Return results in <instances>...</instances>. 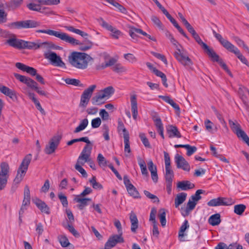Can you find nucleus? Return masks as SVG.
<instances>
[{
    "label": "nucleus",
    "instance_id": "8fccbe9b",
    "mask_svg": "<svg viewBox=\"0 0 249 249\" xmlns=\"http://www.w3.org/2000/svg\"><path fill=\"white\" fill-rule=\"evenodd\" d=\"M124 153L126 157L129 156V154L131 152V149L130 147V143H129V136L125 137L124 138Z\"/></svg>",
    "mask_w": 249,
    "mask_h": 249
},
{
    "label": "nucleus",
    "instance_id": "de8ad7c7",
    "mask_svg": "<svg viewBox=\"0 0 249 249\" xmlns=\"http://www.w3.org/2000/svg\"><path fill=\"white\" fill-rule=\"evenodd\" d=\"M246 209V206L244 204L235 205L234 207V212L236 214L241 215L243 214Z\"/></svg>",
    "mask_w": 249,
    "mask_h": 249
},
{
    "label": "nucleus",
    "instance_id": "e2e57ef3",
    "mask_svg": "<svg viewBox=\"0 0 249 249\" xmlns=\"http://www.w3.org/2000/svg\"><path fill=\"white\" fill-rule=\"evenodd\" d=\"M185 148L187 150V155L190 156L193 155L195 152H196L197 148L195 146H191L189 144H186Z\"/></svg>",
    "mask_w": 249,
    "mask_h": 249
},
{
    "label": "nucleus",
    "instance_id": "4468645a",
    "mask_svg": "<svg viewBox=\"0 0 249 249\" xmlns=\"http://www.w3.org/2000/svg\"><path fill=\"white\" fill-rule=\"evenodd\" d=\"M14 75L17 79L26 84L28 87L33 90H35L38 86V84L35 81L29 77L22 75L17 73H14Z\"/></svg>",
    "mask_w": 249,
    "mask_h": 249
},
{
    "label": "nucleus",
    "instance_id": "58836bf2",
    "mask_svg": "<svg viewBox=\"0 0 249 249\" xmlns=\"http://www.w3.org/2000/svg\"><path fill=\"white\" fill-rule=\"evenodd\" d=\"M100 92L103 95H104L105 98H109L114 93L115 89L113 87L108 86L101 90Z\"/></svg>",
    "mask_w": 249,
    "mask_h": 249
},
{
    "label": "nucleus",
    "instance_id": "473e14b6",
    "mask_svg": "<svg viewBox=\"0 0 249 249\" xmlns=\"http://www.w3.org/2000/svg\"><path fill=\"white\" fill-rule=\"evenodd\" d=\"M196 205V202L192 199H189L187 203L186 208L182 213V215L184 216L188 215L190 212L195 209Z\"/></svg>",
    "mask_w": 249,
    "mask_h": 249
},
{
    "label": "nucleus",
    "instance_id": "9b49d317",
    "mask_svg": "<svg viewBox=\"0 0 249 249\" xmlns=\"http://www.w3.org/2000/svg\"><path fill=\"white\" fill-rule=\"evenodd\" d=\"M177 50L174 56L178 61L185 67H191L193 65V61L186 53L182 52L179 48Z\"/></svg>",
    "mask_w": 249,
    "mask_h": 249
},
{
    "label": "nucleus",
    "instance_id": "4d7b16f0",
    "mask_svg": "<svg viewBox=\"0 0 249 249\" xmlns=\"http://www.w3.org/2000/svg\"><path fill=\"white\" fill-rule=\"evenodd\" d=\"M204 192V191L199 189L197 190L194 195L191 196V199L195 202H196L199 200L201 199V196H200L201 194H203Z\"/></svg>",
    "mask_w": 249,
    "mask_h": 249
},
{
    "label": "nucleus",
    "instance_id": "49530a36",
    "mask_svg": "<svg viewBox=\"0 0 249 249\" xmlns=\"http://www.w3.org/2000/svg\"><path fill=\"white\" fill-rule=\"evenodd\" d=\"M128 194L134 198H140V194L137 189L134 185H130V187L126 189Z\"/></svg>",
    "mask_w": 249,
    "mask_h": 249
},
{
    "label": "nucleus",
    "instance_id": "393cba45",
    "mask_svg": "<svg viewBox=\"0 0 249 249\" xmlns=\"http://www.w3.org/2000/svg\"><path fill=\"white\" fill-rule=\"evenodd\" d=\"M31 2L27 5V8L30 10L39 12L42 13H45V10L49 9L48 7H42L41 4L38 2Z\"/></svg>",
    "mask_w": 249,
    "mask_h": 249
},
{
    "label": "nucleus",
    "instance_id": "2eb2a0df",
    "mask_svg": "<svg viewBox=\"0 0 249 249\" xmlns=\"http://www.w3.org/2000/svg\"><path fill=\"white\" fill-rule=\"evenodd\" d=\"M100 24L102 27L106 29L108 31H110L112 33V36L115 39H118L119 36L121 35L122 33L120 31L117 30L115 28L113 27L111 25L109 24L106 21H105L102 18H100L98 19Z\"/></svg>",
    "mask_w": 249,
    "mask_h": 249
},
{
    "label": "nucleus",
    "instance_id": "13d9d810",
    "mask_svg": "<svg viewBox=\"0 0 249 249\" xmlns=\"http://www.w3.org/2000/svg\"><path fill=\"white\" fill-rule=\"evenodd\" d=\"M139 137L140 138L142 142L143 145L148 148H150L151 147L150 143L148 141V140L146 137L145 134L143 133H140L139 134Z\"/></svg>",
    "mask_w": 249,
    "mask_h": 249
},
{
    "label": "nucleus",
    "instance_id": "864d4df0",
    "mask_svg": "<svg viewBox=\"0 0 249 249\" xmlns=\"http://www.w3.org/2000/svg\"><path fill=\"white\" fill-rule=\"evenodd\" d=\"M112 69L114 71H115L117 73L125 72L127 70L120 63L116 64L112 67Z\"/></svg>",
    "mask_w": 249,
    "mask_h": 249
},
{
    "label": "nucleus",
    "instance_id": "f704fd0d",
    "mask_svg": "<svg viewBox=\"0 0 249 249\" xmlns=\"http://www.w3.org/2000/svg\"><path fill=\"white\" fill-rule=\"evenodd\" d=\"M209 223L212 226H216L221 222L220 214L215 213L211 215L208 220Z\"/></svg>",
    "mask_w": 249,
    "mask_h": 249
},
{
    "label": "nucleus",
    "instance_id": "412c9836",
    "mask_svg": "<svg viewBox=\"0 0 249 249\" xmlns=\"http://www.w3.org/2000/svg\"><path fill=\"white\" fill-rule=\"evenodd\" d=\"M196 42L202 47L204 52L209 56L214 50L210 48L206 43L203 42L199 35L196 33L193 36Z\"/></svg>",
    "mask_w": 249,
    "mask_h": 249
},
{
    "label": "nucleus",
    "instance_id": "0e129e2a",
    "mask_svg": "<svg viewBox=\"0 0 249 249\" xmlns=\"http://www.w3.org/2000/svg\"><path fill=\"white\" fill-rule=\"evenodd\" d=\"M151 53L155 57L161 60L165 64H167V59L164 55L154 52H151Z\"/></svg>",
    "mask_w": 249,
    "mask_h": 249
},
{
    "label": "nucleus",
    "instance_id": "9d476101",
    "mask_svg": "<svg viewBox=\"0 0 249 249\" xmlns=\"http://www.w3.org/2000/svg\"><path fill=\"white\" fill-rule=\"evenodd\" d=\"M45 58L50 61L51 64L56 67L64 68L65 67V64L62 60L60 56L55 53L50 52L44 54Z\"/></svg>",
    "mask_w": 249,
    "mask_h": 249
},
{
    "label": "nucleus",
    "instance_id": "79ce46f5",
    "mask_svg": "<svg viewBox=\"0 0 249 249\" xmlns=\"http://www.w3.org/2000/svg\"><path fill=\"white\" fill-rule=\"evenodd\" d=\"M166 210L165 209H160L159 210L158 217L160 219V222L161 223V225L162 227H164L166 224Z\"/></svg>",
    "mask_w": 249,
    "mask_h": 249
},
{
    "label": "nucleus",
    "instance_id": "7ed1b4c3",
    "mask_svg": "<svg viewBox=\"0 0 249 249\" xmlns=\"http://www.w3.org/2000/svg\"><path fill=\"white\" fill-rule=\"evenodd\" d=\"M213 33L215 37L218 40L224 48L234 53L243 64L249 67L248 60L240 53V51L236 47L231 44L228 40L223 38L220 34L217 33L213 30Z\"/></svg>",
    "mask_w": 249,
    "mask_h": 249
},
{
    "label": "nucleus",
    "instance_id": "4be33fe9",
    "mask_svg": "<svg viewBox=\"0 0 249 249\" xmlns=\"http://www.w3.org/2000/svg\"><path fill=\"white\" fill-rule=\"evenodd\" d=\"M208 56L213 61L218 62L224 70L231 75V71L228 69L226 64L223 61L222 59L220 58L219 56L214 51L213 52Z\"/></svg>",
    "mask_w": 249,
    "mask_h": 249
},
{
    "label": "nucleus",
    "instance_id": "7c9ffc66",
    "mask_svg": "<svg viewBox=\"0 0 249 249\" xmlns=\"http://www.w3.org/2000/svg\"><path fill=\"white\" fill-rule=\"evenodd\" d=\"M49 44L47 42H34L27 41L26 49L30 50H37L43 46Z\"/></svg>",
    "mask_w": 249,
    "mask_h": 249
},
{
    "label": "nucleus",
    "instance_id": "f257e3e1",
    "mask_svg": "<svg viewBox=\"0 0 249 249\" xmlns=\"http://www.w3.org/2000/svg\"><path fill=\"white\" fill-rule=\"evenodd\" d=\"M65 28L69 31L79 35L83 37L85 40L83 43L80 42L78 40L70 36L67 34L60 32L52 30H38L37 33H45L50 36H53L59 38L61 40L68 43L72 45H79V49L82 51H87L92 48L93 43L88 39L89 35L86 32H84L79 29H75L73 26H66Z\"/></svg>",
    "mask_w": 249,
    "mask_h": 249
},
{
    "label": "nucleus",
    "instance_id": "338daca9",
    "mask_svg": "<svg viewBox=\"0 0 249 249\" xmlns=\"http://www.w3.org/2000/svg\"><path fill=\"white\" fill-rule=\"evenodd\" d=\"M124 58L132 63H135L137 61V58L132 53L124 54Z\"/></svg>",
    "mask_w": 249,
    "mask_h": 249
},
{
    "label": "nucleus",
    "instance_id": "774afa93",
    "mask_svg": "<svg viewBox=\"0 0 249 249\" xmlns=\"http://www.w3.org/2000/svg\"><path fill=\"white\" fill-rule=\"evenodd\" d=\"M156 213H157L156 209L155 208H153L151 209L150 214V217H149V221H152L153 224L157 223V222L156 220Z\"/></svg>",
    "mask_w": 249,
    "mask_h": 249
},
{
    "label": "nucleus",
    "instance_id": "c9c22d12",
    "mask_svg": "<svg viewBox=\"0 0 249 249\" xmlns=\"http://www.w3.org/2000/svg\"><path fill=\"white\" fill-rule=\"evenodd\" d=\"M137 159L138 164L141 170L142 174L144 176H147L148 175V173L146 168L145 161L140 157H138Z\"/></svg>",
    "mask_w": 249,
    "mask_h": 249
},
{
    "label": "nucleus",
    "instance_id": "37998d69",
    "mask_svg": "<svg viewBox=\"0 0 249 249\" xmlns=\"http://www.w3.org/2000/svg\"><path fill=\"white\" fill-rule=\"evenodd\" d=\"M165 178L166 183H172L174 172L171 168H165Z\"/></svg>",
    "mask_w": 249,
    "mask_h": 249
},
{
    "label": "nucleus",
    "instance_id": "c756f323",
    "mask_svg": "<svg viewBox=\"0 0 249 249\" xmlns=\"http://www.w3.org/2000/svg\"><path fill=\"white\" fill-rule=\"evenodd\" d=\"M187 195V194L184 192L177 195L175 199V206L176 208H178L179 205L182 204L185 201Z\"/></svg>",
    "mask_w": 249,
    "mask_h": 249
},
{
    "label": "nucleus",
    "instance_id": "052dcab7",
    "mask_svg": "<svg viewBox=\"0 0 249 249\" xmlns=\"http://www.w3.org/2000/svg\"><path fill=\"white\" fill-rule=\"evenodd\" d=\"M143 193L146 196V197L153 200V202L154 203H155L156 202H159L160 201L159 199L156 196L151 194L148 191L144 190Z\"/></svg>",
    "mask_w": 249,
    "mask_h": 249
},
{
    "label": "nucleus",
    "instance_id": "a878e982",
    "mask_svg": "<svg viewBox=\"0 0 249 249\" xmlns=\"http://www.w3.org/2000/svg\"><path fill=\"white\" fill-rule=\"evenodd\" d=\"M0 91L4 95L8 96L13 100L17 98L16 91L11 89H10L6 86H0Z\"/></svg>",
    "mask_w": 249,
    "mask_h": 249
},
{
    "label": "nucleus",
    "instance_id": "0eeeda50",
    "mask_svg": "<svg viewBox=\"0 0 249 249\" xmlns=\"http://www.w3.org/2000/svg\"><path fill=\"white\" fill-rule=\"evenodd\" d=\"M96 88V85H92L90 86L83 91L81 96L80 102L79 104L80 107L84 108H85L87 107Z\"/></svg>",
    "mask_w": 249,
    "mask_h": 249
},
{
    "label": "nucleus",
    "instance_id": "bb28decb",
    "mask_svg": "<svg viewBox=\"0 0 249 249\" xmlns=\"http://www.w3.org/2000/svg\"><path fill=\"white\" fill-rule=\"evenodd\" d=\"M130 102L132 116L133 119L136 120L138 115V107L136 95L134 94L131 96Z\"/></svg>",
    "mask_w": 249,
    "mask_h": 249
},
{
    "label": "nucleus",
    "instance_id": "c03bdc74",
    "mask_svg": "<svg viewBox=\"0 0 249 249\" xmlns=\"http://www.w3.org/2000/svg\"><path fill=\"white\" fill-rule=\"evenodd\" d=\"M7 17V14L5 11L4 5L0 3V24L6 22Z\"/></svg>",
    "mask_w": 249,
    "mask_h": 249
},
{
    "label": "nucleus",
    "instance_id": "a19ab883",
    "mask_svg": "<svg viewBox=\"0 0 249 249\" xmlns=\"http://www.w3.org/2000/svg\"><path fill=\"white\" fill-rule=\"evenodd\" d=\"M33 1L41 5H57L60 3V0H33Z\"/></svg>",
    "mask_w": 249,
    "mask_h": 249
},
{
    "label": "nucleus",
    "instance_id": "f8f14e48",
    "mask_svg": "<svg viewBox=\"0 0 249 249\" xmlns=\"http://www.w3.org/2000/svg\"><path fill=\"white\" fill-rule=\"evenodd\" d=\"M84 152H81L80 156H79L76 164L75 165V169L80 172L83 177L87 178L88 176L87 173L85 169L82 167L85 164V161H89L88 160V155L84 154Z\"/></svg>",
    "mask_w": 249,
    "mask_h": 249
},
{
    "label": "nucleus",
    "instance_id": "a211bd4d",
    "mask_svg": "<svg viewBox=\"0 0 249 249\" xmlns=\"http://www.w3.org/2000/svg\"><path fill=\"white\" fill-rule=\"evenodd\" d=\"M146 65L148 68L152 71L156 76L160 77L161 78L163 85L166 87H168L167 83V78L165 74L162 71L158 70L150 62H146Z\"/></svg>",
    "mask_w": 249,
    "mask_h": 249
},
{
    "label": "nucleus",
    "instance_id": "a18cd8bd",
    "mask_svg": "<svg viewBox=\"0 0 249 249\" xmlns=\"http://www.w3.org/2000/svg\"><path fill=\"white\" fill-rule=\"evenodd\" d=\"M62 225L65 228L68 229L75 237H78L80 236L79 233L75 230L72 224L63 223Z\"/></svg>",
    "mask_w": 249,
    "mask_h": 249
},
{
    "label": "nucleus",
    "instance_id": "20e7f679",
    "mask_svg": "<svg viewBox=\"0 0 249 249\" xmlns=\"http://www.w3.org/2000/svg\"><path fill=\"white\" fill-rule=\"evenodd\" d=\"M32 156V154H29L26 155L23 159L21 163L18 168L17 176L14 180L15 184L19 183L23 179L31 161Z\"/></svg>",
    "mask_w": 249,
    "mask_h": 249
},
{
    "label": "nucleus",
    "instance_id": "423d86ee",
    "mask_svg": "<svg viewBox=\"0 0 249 249\" xmlns=\"http://www.w3.org/2000/svg\"><path fill=\"white\" fill-rule=\"evenodd\" d=\"M229 124L232 131L237 135V137L241 139L249 146V138L243 131L241 125L231 120H229Z\"/></svg>",
    "mask_w": 249,
    "mask_h": 249
},
{
    "label": "nucleus",
    "instance_id": "2f4dec72",
    "mask_svg": "<svg viewBox=\"0 0 249 249\" xmlns=\"http://www.w3.org/2000/svg\"><path fill=\"white\" fill-rule=\"evenodd\" d=\"M105 98L104 95L99 92L92 98L91 103L94 105L100 106L105 103V101H104Z\"/></svg>",
    "mask_w": 249,
    "mask_h": 249
},
{
    "label": "nucleus",
    "instance_id": "b1692460",
    "mask_svg": "<svg viewBox=\"0 0 249 249\" xmlns=\"http://www.w3.org/2000/svg\"><path fill=\"white\" fill-rule=\"evenodd\" d=\"M83 197V196H76L73 199L74 201L79 203L77 205V207L80 210H83L88 205V202L91 201V198Z\"/></svg>",
    "mask_w": 249,
    "mask_h": 249
},
{
    "label": "nucleus",
    "instance_id": "cd10ccee",
    "mask_svg": "<svg viewBox=\"0 0 249 249\" xmlns=\"http://www.w3.org/2000/svg\"><path fill=\"white\" fill-rule=\"evenodd\" d=\"M167 132L169 135V138L177 137L179 138L181 137L180 133L176 126L173 125H169L167 128Z\"/></svg>",
    "mask_w": 249,
    "mask_h": 249
},
{
    "label": "nucleus",
    "instance_id": "bf43d9fd",
    "mask_svg": "<svg viewBox=\"0 0 249 249\" xmlns=\"http://www.w3.org/2000/svg\"><path fill=\"white\" fill-rule=\"evenodd\" d=\"M58 197L60 199L63 206L67 208L68 206V201L67 196L63 195L62 193H60L58 195Z\"/></svg>",
    "mask_w": 249,
    "mask_h": 249
},
{
    "label": "nucleus",
    "instance_id": "ddd939ff",
    "mask_svg": "<svg viewBox=\"0 0 249 249\" xmlns=\"http://www.w3.org/2000/svg\"><path fill=\"white\" fill-rule=\"evenodd\" d=\"M61 139L60 136H53L50 140L49 144L46 145L44 149L45 153L48 155L53 153L58 146Z\"/></svg>",
    "mask_w": 249,
    "mask_h": 249
},
{
    "label": "nucleus",
    "instance_id": "ea45409f",
    "mask_svg": "<svg viewBox=\"0 0 249 249\" xmlns=\"http://www.w3.org/2000/svg\"><path fill=\"white\" fill-rule=\"evenodd\" d=\"M117 130L118 132H120L121 131H123L124 138L125 137L129 136V132L125 128L124 125L121 119H119L118 120Z\"/></svg>",
    "mask_w": 249,
    "mask_h": 249
},
{
    "label": "nucleus",
    "instance_id": "1a4fd4ad",
    "mask_svg": "<svg viewBox=\"0 0 249 249\" xmlns=\"http://www.w3.org/2000/svg\"><path fill=\"white\" fill-rule=\"evenodd\" d=\"M234 203L233 200L231 198L218 197L210 200L207 203L210 207H216L219 206H230Z\"/></svg>",
    "mask_w": 249,
    "mask_h": 249
},
{
    "label": "nucleus",
    "instance_id": "680f3d73",
    "mask_svg": "<svg viewBox=\"0 0 249 249\" xmlns=\"http://www.w3.org/2000/svg\"><path fill=\"white\" fill-rule=\"evenodd\" d=\"M138 30V28H136L134 27H130L129 31V34L130 36L134 39L137 40L138 36L137 34H139L138 31L136 30Z\"/></svg>",
    "mask_w": 249,
    "mask_h": 249
},
{
    "label": "nucleus",
    "instance_id": "4c0bfd02",
    "mask_svg": "<svg viewBox=\"0 0 249 249\" xmlns=\"http://www.w3.org/2000/svg\"><path fill=\"white\" fill-rule=\"evenodd\" d=\"M189 227V225L188 220H185L181 226L180 228L179 232H178V237L180 241H184L181 238H183L184 236V232Z\"/></svg>",
    "mask_w": 249,
    "mask_h": 249
},
{
    "label": "nucleus",
    "instance_id": "f03ea898",
    "mask_svg": "<svg viewBox=\"0 0 249 249\" xmlns=\"http://www.w3.org/2000/svg\"><path fill=\"white\" fill-rule=\"evenodd\" d=\"M93 60V58L87 53L78 52L71 53L69 56L70 64L73 67L81 70L86 69L89 62Z\"/></svg>",
    "mask_w": 249,
    "mask_h": 249
},
{
    "label": "nucleus",
    "instance_id": "c85d7f7f",
    "mask_svg": "<svg viewBox=\"0 0 249 249\" xmlns=\"http://www.w3.org/2000/svg\"><path fill=\"white\" fill-rule=\"evenodd\" d=\"M130 220L131 222V231L135 233L138 228V220L135 213L131 212L130 214Z\"/></svg>",
    "mask_w": 249,
    "mask_h": 249
},
{
    "label": "nucleus",
    "instance_id": "603ef678",
    "mask_svg": "<svg viewBox=\"0 0 249 249\" xmlns=\"http://www.w3.org/2000/svg\"><path fill=\"white\" fill-rule=\"evenodd\" d=\"M89 182L92 185V187L94 189L101 190L103 189V186L99 182L96 181L95 177L93 176L91 179L89 180Z\"/></svg>",
    "mask_w": 249,
    "mask_h": 249
},
{
    "label": "nucleus",
    "instance_id": "aec40b11",
    "mask_svg": "<svg viewBox=\"0 0 249 249\" xmlns=\"http://www.w3.org/2000/svg\"><path fill=\"white\" fill-rule=\"evenodd\" d=\"M15 65L18 69L22 71H23L26 72L32 76H35V75L36 74V70L33 67H29L20 62L16 63Z\"/></svg>",
    "mask_w": 249,
    "mask_h": 249
},
{
    "label": "nucleus",
    "instance_id": "5fc2aeb1",
    "mask_svg": "<svg viewBox=\"0 0 249 249\" xmlns=\"http://www.w3.org/2000/svg\"><path fill=\"white\" fill-rule=\"evenodd\" d=\"M153 120L155 123L157 130L163 128V124L160 117L153 116Z\"/></svg>",
    "mask_w": 249,
    "mask_h": 249
},
{
    "label": "nucleus",
    "instance_id": "6e6d98bb",
    "mask_svg": "<svg viewBox=\"0 0 249 249\" xmlns=\"http://www.w3.org/2000/svg\"><path fill=\"white\" fill-rule=\"evenodd\" d=\"M97 160L98 161V164L101 167H105L107 166V161L106 160L104 157L101 154H99Z\"/></svg>",
    "mask_w": 249,
    "mask_h": 249
},
{
    "label": "nucleus",
    "instance_id": "72a5a7b5",
    "mask_svg": "<svg viewBox=\"0 0 249 249\" xmlns=\"http://www.w3.org/2000/svg\"><path fill=\"white\" fill-rule=\"evenodd\" d=\"M177 187L180 188L182 190H187L194 188L195 185L189 181L186 180L178 182L177 184Z\"/></svg>",
    "mask_w": 249,
    "mask_h": 249
},
{
    "label": "nucleus",
    "instance_id": "f3484780",
    "mask_svg": "<svg viewBox=\"0 0 249 249\" xmlns=\"http://www.w3.org/2000/svg\"><path fill=\"white\" fill-rule=\"evenodd\" d=\"M6 43L10 46L18 49H26L27 41L17 39L16 38H11L7 40Z\"/></svg>",
    "mask_w": 249,
    "mask_h": 249
},
{
    "label": "nucleus",
    "instance_id": "39448f33",
    "mask_svg": "<svg viewBox=\"0 0 249 249\" xmlns=\"http://www.w3.org/2000/svg\"><path fill=\"white\" fill-rule=\"evenodd\" d=\"M40 24L39 21L29 19L12 22L8 26L12 29L34 28L40 26Z\"/></svg>",
    "mask_w": 249,
    "mask_h": 249
},
{
    "label": "nucleus",
    "instance_id": "3c124183",
    "mask_svg": "<svg viewBox=\"0 0 249 249\" xmlns=\"http://www.w3.org/2000/svg\"><path fill=\"white\" fill-rule=\"evenodd\" d=\"M59 243L63 247H67L70 245L68 239L66 236L60 235L58 237Z\"/></svg>",
    "mask_w": 249,
    "mask_h": 249
},
{
    "label": "nucleus",
    "instance_id": "6ab92c4d",
    "mask_svg": "<svg viewBox=\"0 0 249 249\" xmlns=\"http://www.w3.org/2000/svg\"><path fill=\"white\" fill-rule=\"evenodd\" d=\"M32 201L42 213H44L47 214L50 213V208L44 201L38 198H33Z\"/></svg>",
    "mask_w": 249,
    "mask_h": 249
},
{
    "label": "nucleus",
    "instance_id": "6e6552de",
    "mask_svg": "<svg viewBox=\"0 0 249 249\" xmlns=\"http://www.w3.org/2000/svg\"><path fill=\"white\" fill-rule=\"evenodd\" d=\"M9 166L7 163L3 162L0 166V191L2 190L7 182Z\"/></svg>",
    "mask_w": 249,
    "mask_h": 249
},
{
    "label": "nucleus",
    "instance_id": "09e8293b",
    "mask_svg": "<svg viewBox=\"0 0 249 249\" xmlns=\"http://www.w3.org/2000/svg\"><path fill=\"white\" fill-rule=\"evenodd\" d=\"M65 82L68 85H72L75 86L83 87V85L81 83L80 81L78 79L73 78H66L65 79Z\"/></svg>",
    "mask_w": 249,
    "mask_h": 249
},
{
    "label": "nucleus",
    "instance_id": "5701e85b",
    "mask_svg": "<svg viewBox=\"0 0 249 249\" xmlns=\"http://www.w3.org/2000/svg\"><path fill=\"white\" fill-rule=\"evenodd\" d=\"M92 150V145H86L83 149L82 150L81 152H84V154L88 155V160L89 161H85L83 160L84 162H89V166L90 168H91L93 170L96 169L95 165L94 163V162L91 160V159L90 158L91 152Z\"/></svg>",
    "mask_w": 249,
    "mask_h": 249
},
{
    "label": "nucleus",
    "instance_id": "dca6fc26",
    "mask_svg": "<svg viewBox=\"0 0 249 249\" xmlns=\"http://www.w3.org/2000/svg\"><path fill=\"white\" fill-rule=\"evenodd\" d=\"M175 162L178 168L181 169L184 171L189 172L190 170V166L189 163L181 155L177 154L175 157Z\"/></svg>",
    "mask_w": 249,
    "mask_h": 249
},
{
    "label": "nucleus",
    "instance_id": "69168bd1",
    "mask_svg": "<svg viewBox=\"0 0 249 249\" xmlns=\"http://www.w3.org/2000/svg\"><path fill=\"white\" fill-rule=\"evenodd\" d=\"M66 213L69 220V221L67 222V223L72 224L74 221V217L72 213V212L70 209H66Z\"/></svg>",
    "mask_w": 249,
    "mask_h": 249
},
{
    "label": "nucleus",
    "instance_id": "e433bc0d",
    "mask_svg": "<svg viewBox=\"0 0 249 249\" xmlns=\"http://www.w3.org/2000/svg\"><path fill=\"white\" fill-rule=\"evenodd\" d=\"M88 124L89 121L88 119L85 118L82 120L80 122L79 125L75 128L74 130L73 131L74 133H77L84 130L88 126Z\"/></svg>",
    "mask_w": 249,
    "mask_h": 249
}]
</instances>
